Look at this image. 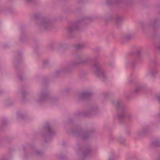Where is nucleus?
I'll return each mask as SVG.
<instances>
[{
    "instance_id": "nucleus-2",
    "label": "nucleus",
    "mask_w": 160,
    "mask_h": 160,
    "mask_svg": "<svg viewBox=\"0 0 160 160\" xmlns=\"http://www.w3.org/2000/svg\"><path fill=\"white\" fill-rule=\"evenodd\" d=\"M146 133V131H140V132H139V134L140 135H142Z\"/></svg>"
},
{
    "instance_id": "nucleus-1",
    "label": "nucleus",
    "mask_w": 160,
    "mask_h": 160,
    "mask_svg": "<svg viewBox=\"0 0 160 160\" xmlns=\"http://www.w3.org/2000/svg\"><path fill=\"white\" fill-rule=\"evenodd\" d=\"M159 141L158 140H156L153 142L152 144L154 146H156L159 144Z\"/></svg>"
}]
</instances>
